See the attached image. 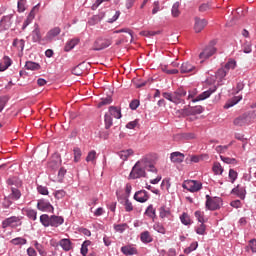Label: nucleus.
Returning <instances> with one entry per match:
<instances>
[{
    "mask_svg": "<svg viewBox=\"0 0 256 256\" xmlns=\"http://www.w3.org/2000/svg\"><path fill=\"white\" fill-rule=\"evenodd\" d=\"M89 245H91V241L86 240V241L83 242V244L81 246V250H80L81 255L87 256V253H89V248H88Z\"/></svg>",
    "mask_w": 256,
    "mask_h": 256,
    "instance_id": "obj_39",
    "label": "nucleus"
},
{
    "mask_svg": "<svg viewBox=\"0 0 256 256\" xmlns=\"http://www.w3.org/2000/svg\"><path fill=\"white\" fill-rule=\"evenodd\" d=\"M183 189H187L190 193H197V191H201L203 184L199 181L195 180H187L182 184Z\"/></svg>",
    "mask_w": 256,
    "mask_h": 256,
    "instance_id": "obj_3",
    "label": "nucleus"
},
{
    "mask_svg": "<svg viewBox=\"0 0 256 256\" xmlns=\"http://www.w3.org/2000/svg\"><path fill=\"white\" fill-rule=\"evenodd\" d=\"M125 211H133V204L129 201V199H126L125 201Z\"/></svg>",
    "mask_w": 256,
    "mask_h": 256,
    "instance_id": "obj_63",
    "label": "nucleus"
},
{
    "mask_svg": "<svg viewBox=\"0 0 256 256\" xmlns=\"http://www.w3.org/2000/svg\"><path fill=\"white\" fill-rule=\"evenodd\" d=\"M197 71V67L190 62H183L180 66V73L182 74L190 73L191 75H195Z\"/></svg>",
    "mask_w": 256,
    "mask_h": 256,
    "instance_id": "obj_7",
    "label": "nucleus"
},
{
    "mask_svg": "<svg viewBox=\"0 0 256 256\" xmlns=\"http://www.w3.org/2000/svg\"><path fill=\"white\" fill-rule=\"evenodd\" d=\"M35 11H39V4L33 7L31 12L29 13L27 19L24 21L23 26H22L23 31H25V29H27V27H29V25H31V21H33V19H35Z\"/></svg>",
    "mask_w": 256,
    "mask_h": 256,
    "instance_id": "obj_14",
    "label": "nucleus"
},
{
    "mask_svg": "<svg viewBox=\"0 0 256 256\" xmlns=\"http://www.w3.org/2000/svg\"><path fill=\"white\" fill-rule=\"evenodd\" d=\"M74 161L75 163H79V161H81V149L80 148H74Z\"/></svg>",
    "mask_w": 256,
    "mask_h": 256,
    "instance_id": "obj_49",
    "label": "nucleus"
},
{
    "mask_svg": "<svg viewBox=\"0 0 256 256\" xmlns=\"http://www.w3.org/2000/svg\"><path fill=\"white\" fill-rule=\"evenodd\" d=\"M34 246L41 256H47V252L45 251L43 245L39 244V242H35Z\"/></svg>",
    "mask_w": 256,
    "mask_h": 256,
    "instance_id": "obj_46",
    "label": "nucleus"
},
{
    "mask_svg": "<svg viewBox=\"0 0 256 256\" xmlns=\"http://www.w3.org/2000/svg\"><path fill=\"white\" fill-rule=\"evenodd\" d=\"M33 43H41V28H39V24L34 25V30L31 33Z\"/></svg>",
    "mask_w": 256,
    "mask_h": 256,
    "instance_id": "obj_17",
    "label": "nucleus"
},
{
    "mask_svg": "<svg viewBox=\"0 0 256 256\" xmlns=\"http://www.w3.org/2000/svg\"><path fill=\"white\" fill-rule=\"evenodd\" d=\"M159 217L160 219H169V217H171V210L167 208V206L160 207Z\"/></svg>",
    "mask_w": 256,
    "mask_h": 256,
    "instance_id": "obj_25",
    "label": "nucleus"
},
{
    "mask_svg": "<svg viewBox=\"0 0 256 256\" xmlns=\"http://www.w3.org/2000/svg\"><path fill=\"white\" fill-rule=\"evenodd\" d=\"M114 33L119 34V33H127V35H129V39H125V38H119L116 41V45H121L123 43H133V30L129 29V28H122L120 30H116L114 31Z\"/></svg>",
    "mask_w": 256,
    "mask_h": 256,
    "instance_id": "obj_5",
    "label": "nucleus"
},
{
    "mask_svg": "<svg viewBox=\"0 0 256 256\" xmlns=\"http://www.w3.org/2000/svg\"><path fill=\"white\" fill-rule=\"evenodd\" d=\"M203 113V107L202 106H196V107H189L188 106V116L189 115H201Z\"/></svg>",
    "mask_w": 256,
    "mask_h": 256,
    "instance_id": "obj_32",
    "label": "nucleus"
},
{
    "mask_svg": "<svg viewBox=\"0 0 256 256\" xmlns=\"http://www.w3.org/2000/svg\"><path fill=\"white\" fill-rule=\"evenodd\" d=\"M220 159L221 161H223V163H227V165H233V163H237V160L235 158L220 156Z\"/></svg>",
    "mask_w": 256,
    "mask_h": 256,
    "instance_id": "obj_51",
    "label": "nucleus"
},
{
    "mask_svg": "<svg viewBox=\"0 0 256 256\" xmlns=\"http://www.w3.org/2000/svg\"><path fill=\"white\" fill-rule=\"evenodd\" d=\"M7 184L10 187H15L16 189H21L23 187V182L21 181V179H19L17 177L9 178L7 180Z\"/></svg>",
    "mask_w": 256,
    "mask_h": 256,
    "instance_id": "obj_19",
    "label": "nucleus"
},
{
    "mask_svg": "<svg viewBox=\"0 0 256 256\" xmlns=\"http://www.w3.org/2000/svg\"><path fill=\"white\" fill-rule=\"evenodd\" d=\"M195 231L197 235H205L207 232V226L205 223H200L198 226L195 227Z\"/></svg>",
    "mask_w": 256,
    "mask_h": 256,
    "instance_id": "obj_38",
    "label": "nucleus"
},
{
    "mask_svg": "<svg viewBox=\"0 0 256 256\" xmlns=\"http://www.w3.org/2000/svg\"><path fill=\"white\" fill-rule=\"evenodd\" d=\"M38 193H40V195H49V190L47 189V187L45 186H38Z\"/></svg>",
    "mask_w": 256,
    "mask_h": 256,
    "instance_id": "obj_62",
    "label": "nucleus"
},
{
    "mask_svg": "<svg viewBox=\"0 0 256 256\" xmlns=\"http://www.w3.org/2000/svg\"><path fill=\"white\" fill-rule=\"evenodd\" d=\"M109 115L111 117H114V119H121L122 115H121V110L119 108H117L116 106H110L109 109Z\"/></svg>",
    "mask_w": 256,
    "mask_h": 256,
    "instance_id": "obj_24",
    "label": "nucleus"
},
{
    "mask_svg": "<svg viewBox=\"0 0 256 256\" xmlns=\"http://www.w3.org/2000/svg\"><path fill=\"white\" fill-rule=\"evenodd\" d=\"M194 31L195 33H201L205 27H207V20L196 17L194 19Z\"/></svg>",
    "mask_w": 256,
    "mask_h": 256,
    "instance_id": "obj_11",
    "label": "nucleus"
},
{
    "mask_svg": "<svg viewBox=\"0 0 256 256\" xmlns=\"http://www.w3.org/2000/svg\"><path fill=\"white\" fill-rule=\"evenodd\" d=\"M104 123L105 129H111V127H113V118L110 116L109 113H106L104 115Z\"/></svg>",
    "mask_w": 256,
    "mask_h": 256,
    "instance_id": "obj_36",
    "label": "nucleus"
},
{
    "mask_svg": "<svg viewBox=\"0 0 256 256\" xmlns=\"http://www.w3.org/2000/svg\"><path fill=\"white\" fill-rule=\"evenodd\" d=\"M120 159L122 161H127L131 155H133V149H128V150H122L118 153Z\"/></svg>",
    "mask_w": 256,
    "mask_h": 256,
    "instance_id": "obj_31",
    "label": "nucleus"
},
{
    "mask_svg": "<svg viewBox=\"0 0 256 256\" xmlns=\"http://www.w3.org/2000/svg\"><path fill=\"white\" fill-rule=\"evenodd\" d=\"M60 33H61V28L55 27L47 32L46 36L44 37V41L51 42Z\"/></svg>",
    "mask_w": 256,
    "mask_h": 256,
    "instance_id": "obj_18",
    "label": "nucleus"
},
{
    "mask_svg": "<svg viewBox=\"0 0 256 256\" xmlns=\"http://www.w3.org/2000/svg\"><path fill=\"white\" fill-rule=\"evenodd\" d=\"M241 99H243V96L233 97L231 100L226 102V104L224 105V109H231V107H234V105H237V103H239V101H241Z\"/></svg>",
    "mask_w": 256,
    "mask_h": 256,
    "instance_id": "obj_27",
    "label": "nucleus"
},
{
    "mask_svg": "<svg viewBox=\"0 0 256 256\" xmlns=\"http://www.w3.org/2000/svg\"><path fill=\"white\" fill-rule=\"evenodd\" d=\"M232 193L234 195H237V197H239L242 200L245 199V195H247V191L245 190V187H241L240 185L232 189Z\"/></svg>",
    "mask_w": 256,
    "mask_h": 256,
    "instance_id": "obj_21",
    "label": "nucleus"
},
{
    "mask_svg": "<svg viewBox=\"0 0 256 256\" xmlns=\"http://www.w3.org/2000/svg\"><path fill=\"white\" fill-rule=\"evenodd\" d=\"M235 67H237V61L234 59H229L225 64L224 69L229 73L230 69H235Z\"/></svg>",
    "mask_w": 256,
    "mask_h": 256,
    "instance_id": "obj_41",
    "label": "nucleus"
},
{
    "mask_svg": "<svg viewBox=\"0 0 256 256\" xmlns=\"http://www.w3.org/2000/svg\"><path fill=\"white\" fill-rule=\"evenodd\" d=\"M11 58L5 56L2 61L0 62V71H7L9 67H11Z\"/></svg>",
    "mask_w": 256,
    "mask_h": 256,
    "instance_id": "obj_26",
    "label": "nucleus"
},
{
    "mask_svg": "<svg viewBox=\"0 0 256 256\" xmlns=\"http://www.w3.org/2000/svg\"><path fill=\"white\" fill-rule=\"evenodd\" d=\"M59 245L64 251H71L73 249V242L67 238L61 239Z\"/></svg>",
    "mask_w": 256,
    "mask_h": 256,
    "instance_id": "obj_22",
    "label": "nucleus"
},
{
    "mask_svg": "<svg viewBox=\"0 0 256 256\" xmlns=\"http://www.w3.org/2000/svg\"><path fill=\"white\" fill-rule=\"evenodd\" d=\"M170 159H171L172 163H183V161L185 159V154H183L181 152H173L170 155Z\"/></svg>",
    "mask_w": 256,
    "mask_h": 256,
    "instance_id": "obj_20",
    "label": "nucleus"
},
{
    "mask_svg": "<svg viewBox=\"0 0 256 256\" xmlns=\"http://www.w3.org/2000/svg\"><path fill=\"white\" fill-rule=\"evenodd\" d=\"M113 103V98L111 96H107L106 98H102L101 101L98 103V107L101 108L104 105H111Z\"/></svg>",
    "mask_w": 256,
    "mask_h": 256,
    "instance_id": "obj_43",
    "label": "nucleus"
},
{
    "mask_svg": "<svg viewBox=\"0 0 256 256\" xmlns=\"http://www.w3.org/2000/svg\"><path fill=\"white\" fill-rule=\"evenodd\" d=\"M10 243H12V245H26L27 244V239L17 237V238L12 239L10 241Z\"/></svg>",
    "mask_w": 256,
    "mask_h": 256,
    "instance_id": "obj_44",
    "label": "nucleus"
},
{
    "mask_svg": "<svg viewBox=\"0 0 256 256\" xmlns=\"http://www.w3.org/2000/svg\"><path fill=\"white\" fill-rule=\"evenodd\" d=\"M141 241L143 243H151L153 241V238H151V234L149 233V231L141 233Z\"/></svg>",
    "mask_w": 256,
    "mask_h": 256,
    "instance_id": "obj_40",
    "label": "nucleus"
},
{
    "mask_svg": "<svg viewBox=\"0 0 256 256\" xmlns=\"http://www.w3.org/2000/svg\"><path fill=\"white\" fill-rule=\"evenodd\" d=\"M146 215H148V217H151V219H153L155 217V208H153V205H149L148 208L146 209Z\"/></svg>",
    "mask_w": 256,
    "mask_h": 256,
    "instance_id": "obj_55",
    "label": "nucleus"
},
{
    "mask_svg": "<svg viewBox=\"0 0 256 256\" xmlns=\"http://www.w3.org/2000/svg\"><path fill=\"white\" fill-rule=\"evenodd\" d=\"M145 171H151L152 173H157V168L149 160L142 159L136 162L130 172V179H141V177H146L147 173Z\"/></svg>",
    "mask_w": 256,
    "mask_h": 256,
    "instance_id": "obj_1",
    "label": "nucleus"
},
{
    "mask_svg": "<svg viewBox=\"0 0 256 256\" xmlns=\"http://www.w3.org/2000/svg\"><path fill=\"white\" fill-rule=\"evenodd\" d=\"M180 14H181V12L179 11V2H176L172 6V15L174 17H179Z\"/></svg>",
    "mask_w": 256,
    "mask_h": 256,
    "instance_id": "obj_52",
    "label": "nucleus"
},
{
    "mask_svg": "<svg viewBox=\"0 0 256 256\" xmlns=\"http://www.w3.org/2000/svg\"><path fill=\"white\" fill-rule=\"evenodd\" d=\"M227 71L225 68H220L218 69V71L216 72V77L217 79H225V77H227Z\"/></svg>",
    "mask_w": 256,
    "mask_h": 256,
    "instance_id": "obj_48",
    "label": "nucleus"
},
{
    "mask_svg": "<svg viewBox=\"0 0 256 256\" xmlns=\"http://www.w3.org/2000/svg\"><path fill=\"white\" fill-rule=\"evenodd\" d=\"M127 227H129L127 225V223H124V224H114V230L117 232V233H123Z\"/></svg>",
    "mask_w": 256,
    "mask_h": 256,
    "instance_id": "obj_45",
    "label": "nucleus"
},
{
    "mask_svg": "<svg viewBox=\"0 0 256 256\" xmlns=\"http://www.w3.org/2000/svg\"><path fill=\"white\" fill-rule=\"evenodd\" d=\"M194 215H195V217H196V219H197V221H198L199 223H205V217H204V215H203V212H201V211H196V212L194 213Z\"/></svg>",
    "mask_w": 256,
    "mask_h": 256,
    "instance_id": "obj_57",
    "label": "nucleus"
},
{
    "mask_svg": "<svg viewBox=\"0 0 256 256\" xmlns=\"http://www.w3.org/2000/svg\"><path fill=\"white\" fill-rule=\"evenodd\" d=\"M154 231H157V233H161L162 235H165V227H163L161 224L156 223L153 226Z\"/></svg>",
    "mask_w": 256,
    "mask_h": 256,
    "instance_id": "obj_56",
    "label": "nucleus"
},
{
    "mask_svg": "<svg viewBox=\"0 0 256 256\" xmlns=\"http://www.w3.org/2000/svg\"><path fill=\"white\" fill-rule=\"evenodd\" d=\"M174 103L176 105H179V103H183L185 104V100L183 99V97H185V95H187V91H185V89L183 88H178L174 93Z\"/></svg>",
    "mask_w": 256,
    "mask_h": 256,
    "instance_id": "obj_10",
    "label": "nucleus"
},
{
    "mask_svg": "<svg viewBox=\"0 0 256 256\" xmlns=\"http://www.w3.org/2000/svg\"><path fill=\"white\" fill-rule=\"evenodd\" d=\"M176 117H189V108L185 106L183 109H178L175 111Z\"/></svg>",
    "mask_w": 256,
    "mask_h": 256,
    "instance_id": "obj_37",
    "label": "nucleus"
},
{
    "mask_svg": "<svg viewBox=\"0 0 256 256\" xmlns=\"http://www.w3.org/2000/svg\"><path fill=\"white\" fill-rule=\"evenodd\" d=\"M199 247V243L198 242H193L190 247L186 248L184 250V253L189 254L192 251H195L197 248Z\"/></svg>",
    "mask_w": 256,
    "mask_h": 256,
    "instance_id": "obj_53",
    "label": "nucleus"
},
{
    "mask_svg": "<svg viewBox=\"0 0 256 256\" xmlns=\"http://www.w3.org/2000/svg\"><path fill=\"white\" fill-rule=\"evenodd\" d=\"M215 91H217V87L210 88L209 90L198 95L192 101H193V103H197V101H205V99H209V97H211V95H213V93H215Z\"/></svg>",
    "mask_w": 256,
    "mask_h": 256,
    "instance_id": "obj_13",
    "label": "nucleus"
},
{
    "mask_svg": "<svg viewBox=\"0 0 256 256\" xmlns=\"http://www.w3.org/2000/svg\"><path fill=\"white\" fill-rule=\"evenodd\" d=\"M249 123V113H244L241 116L234 119L233 124L236 127H243Z\"/></svg>",
    "mask_w": 256,
    "mask_h": 256,
    "instance_id": "obj_12",
    "label": "nucleus"
},
{
    "mask_svg": "<svg viewBox=\"0 0 256 256\" xmlns=\"http://www.w3.org/2000/svg\"><path fill=\"white\" fill-rule=\"evenodd\" d=\"M212 170L215 175H223V166L219 162H214Z\"/></svg>",
    "mask_w": 256,
    "mask_h": 256,
    "instance_id": "obj_35",
    "label": "nucleus"
},
{
    "mask_svg": "<svg viewBox=\"0 0 256 256\" xmlns=\"http://www.w3.org/2000/svg\"><path fill=\"white\" fill-rule=\"evenodd\" d=\"M37 209H39V211H45L46 213H53V211H55L53 205H51V203L45 200L38 201Z\"/></svg>",
    "mask_w": 256,
    "mask_h": 256,
    "instance_id": "obj_9",
    "label": "nucleus"
},
{
    "mask_svg": "<svg viewBox=\"0 0 256 256\" xmlns=\"http://www.w3.org/2000/svg\"><path fill=\"white\" fill-rule=\"evenodd\" d=\"M227 149H229V146L225 145V146H217L216 147V152L217 153H225V151H227Z\"/></svg>",
    "mask_w": 256,
    "mask_h": 256,
    "instance_id": "obj_64",
    "label": "nucleus"
},
{
    "mask_svg": "<svg viewBox=\"0 0 256 256\" xmlns=\"http://www.w3.org/2000/svg\"><path fill=\"white\" fill-rule=\"evenodd\" d=\"M121 251L124 255H137V248L132 246H124L121 248Z\"/></svg>",
    "mask_w": 256,
    "mask_h": 256,
    "instance_id": "obj_29",
    "label": "nucleus"
},
{
    "mask_svg": "<svg viewBox=\"0 0 256 256\" xmlns=\"http://www.w3.org/2000/svg\"><path fill=\"white\" fill-rule=\"evenodd\" d=\"M21 225V217L12 216L9 218H6L4 221H2V229H7V227H20Z\"/></svg>",
    "mask_w": 256,
    "mask_h": 256,
    "instance_id": "obj_4",
    "label": "nucleus"
},
{
    "mask_svg": "<svg viewBox=\"0 0 256 256\" xmlns=\"http://www.w3.org/2000/svg\"><path fill=\"white\" fill-rule=\"evenodd\" d=\"M162 96L164 97V99H167L168 101H171L172 103H175L174 94H171L169 92H164L162 94Z\"/></svg>",
    "mask_w": 256,
    "mask_h": 256,
    "instance_id": "obj_61",
    "label": "nucleus"
},
{
    "mask_svg": "<svg viewBox=\"0 0 256 256\" xmlns=\"http://www.w3.org/2000/svg\"><path fill=\"white\" fill-rule=\"evenodd\" d=\"M26 215L28 218H30L32 221H37V212L33 209H27Z\"/></svg>",
    "mask_w": 256,
    "mask_h": 256,
    "instance_id": "obj_47",
    "label": "nucleus"
},
{
    "mask_svg": "<svg viewBox=\"0 0 256 256\" xmlns=\"http://www.w3.org/2000/svg\"><path fill=\"white\" fill-rule=\"evenodd\" d=\"M25 68L28 71H39V69H41V66L39 64L35 63V62L28 61L25 64Z\"/></svg>",
    "mask_w": 256,
    "mask_h": 256,
    "instance_id": "obj_33",
    "label": "nucleus"
},
{
    "mask_svg": "<svg viewBox=\"0 0 256 256\" xmlns=\"http://www.w3.org/2000/svg\"><path fill=\"white\" fill-rule=\"evenodd\" d=\"M221 200L219 198H211V196L206 195V208L209 211H217L220 207Z\"/></svg>",
    "mask_w": 256,
    "mask_h": 256,
    "instance_id": "obj_6",
    "label": "nucleus"
},
{
    "mask_svg": "<svg viewBox=\"0 0 256 256\" xmlns=\"http://www.w3.org/2000/svg\"><path fill=\"white\" fill-rule=\"evenodd\" d=\"M135 201H138V203H145L149 200V194H147V191L140 190L134 194Z\"/></svg>",
    "mask_w": 256,
    "mask_h": 256,
    "instance_id": "obj_16",
    "label": "nucleus"
},
{
    "mask_svg": "<svg viewBox=\"0 0 256 256\" xmlns=\"http://www.w3.org/2000/svg\"><path fill=\"white\" fill-rule=\"evenodd\" d=\"M67 195V192H65L64 190H57L55 193H54V197L56 199H63V197H65Z\"/></svg>",
    "mask_w": 256,
    "mask_h": 256,
    "instance_id": "obj_60",
    "label": "nucleus"
},
{
    "mask_svg": "<svg viewBox=\"0 0 256 256\" xmlns=\"http://www.w3.org/2000/svg\"><path fill=\"white\" fill-rule=\"evenodd\" d=\"M237 171L230 169L229 170V179H231V183H235V181L237 180Z\"/></svg>",
    "mask_w": 256,
    "mask_h": 256,
    "instance_id": "obj_59",
    "label": "nucleus"
},
{
    "mask_svg": "<svg viewBox=\"0 0 256 256\" xmlns=\"http://www.w3.org/2000/svg\"><path fill=\"white\" fill-rule=\"evenodd\" d=\"M251 249L252 253H256V240L252 239L249 241L248 246H246V251H249Z\"/></svg>",
    "mask_w": 256,
    "mask_h": 256,
    "instance_id": "obj_50",
    "label": "nucleus"
},
{
    "mask_svg": "<svg viewBox=\"0 0 256 256\" xmlns=\"http://www.w3.org/2000/svg\"><path fill=\"white\" fill-rule=\"evenodd\" d=\"M217 49L213 46L206 47L202 53L199 55V59H202V61H205V59H209V57H212V55H215Z\"/></svg>",
    "mask_w": 256,
    "mask_h": 256,
    "instance_id": "obj_15",
    "label": "nucleus"
},
{
    "mask_svg": "<svg viewBox=\"0 0 256 256\" xmlns=\"http://www.w3.org/2000/svg\"><path fill=\"white\" fill-rule=\"evenodd\" d=\"M96 159H97V152L95 150H91L86 157L87 163L91 162L95 164Z\"/></svg>",
    "mask_w": 256,
    "mask_h": 256,
    "instance_id": "obj_42",
    "label": "nucleus"
},
{
    "mask_svg": "<svg viewBox=\"0 0 256 256\" xmlns=\"http://www.w3.org/2000/svg\"><path fill=\"white\" fill-rule=\"evenodd\" d=\"M180 221L182 225H186V226H189L193 223V221H191V216H189V214L185 212L180 216Z\"/></svg>",
    "mask_w": 256,
    "mask_h": 256,
    "instance_id": "obj_34",
    "label": "nucleus"
},
{
    "mask_svg": "<svg viewBox=\"0 0 256 256\" xmlns=\"http://www.w3.org/2000/svg\"><path fill=\"white\" fill-rule=\"evenodd\" d=\"M10 189H11V193L9 197L13 201H19V199H21V190H19V188H16L15 186L10 187Z\"/></svg>",
    "mask_w": 256,
    "mask_h": 256,
    "instance_id": "obj_23",
    "label": "nucleus"
},
{
    "mask_svg": "<svg viewBox=\"0 0 256 256\" xmlns=\"http://www.w3.org/2000/svg\"><path fill=\"white\" fill-rule=\"evenodd\" d=\"M7 101H9V98L7 96L0 97V113L5 109V105H7Z\"/></svg>",
    "mask_w": 256,
    "mask_h": 256,
    "instance_id": "obj_58",
    "label": "nucleus"
},
{
    "mask_svg": "<svg viewBox=\"0 0 256 256\" xmlns=\"http://www.w3.org/2000/svg\"><path fill=\"white\" fill-rule=\"evenodd\" d=\"M76 45H79V38H73L65 45L64 51L69 52L71 49H75Z\"/></svg>",
    "mask_w": 256,
    "mask_h": 256,
    "instance_id": "obj_28",
    "label": "nucleus"
},
{
    "mask_svg": "<svg viewBox=\"0 0 256 256\" xmlns=\"http://www.w3.org/2000/svg\"><path fill=\"white\" fill-rule=\"evenodd\" d=\"M112 41L109 39H97L94 42L93 50L94 51H101L103 49H107L111 45Z\"/></svg>",
    "mask_w": 256,
    "mask_h": 256,
    "instance_id": "obj_8",
    "label": "nucleus"
},
{
    "mask_svg": "<svg viewBox=\"0 0 256 256\" xmlns=\"http://www.w3.org/2000/svg\"><path fill=\"white\" fill-rule=\"evenodd\" d=\"M205 159H209V155L202 154V155H192L190 156V163H199V161H205Z\"/></svg>",
    "mask_w": 256,
    "mask_h": 256,
    "instance_id": "obj_30",
    "label": "nucleus"
},
{
    "mask_svg": "<svg viewBox=\"0 0 256 256\" xmlns=\"http://www.w3.org/2000/svg\"><path fill=\"white\" fill-rule=\"evenodd\" d=\"M40 223L44 227H59L60 225H63V223H65V219L63 218V216H49L47 214H42L40 216Z\"/></svg>",
    "mask_w": 256,
    "mask_h": 256,
    "instance_id": "obj_2",
    "label": "nucleus"
},
{
    "mask_svg": "<svg viewBox=\"0 0 256 256\" xmlns=\"http://www.w3.org/2000/svg\"><path fill=\"white\" fill-rule=\"evenodd\" d=\"M72 74L76 75L77 77H80V75H83V70L81 69V64H79L78 66H75L72 69Z\"/></svg>",
    "mask_w": 256,
    "mask_h": 256,
    "instance_id": "obj_54",
    "label": "nucleus"
}]
</instances>
